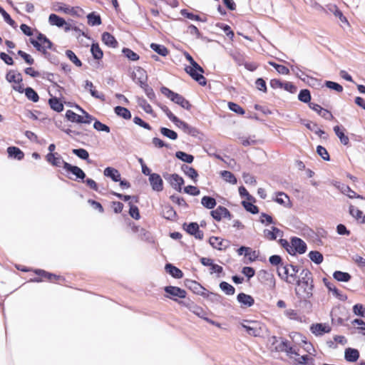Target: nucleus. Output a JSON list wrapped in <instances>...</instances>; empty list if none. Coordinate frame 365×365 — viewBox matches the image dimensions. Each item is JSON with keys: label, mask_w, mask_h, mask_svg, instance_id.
<instances>
[{"label": "nucleus", "mask_w": 365, "mask_h": 365, "mask_svg": "<svg viewBox=\"0 0 365 365\" xmlns=\"http://www.w3.org/2000/svg\"><path fill=\"white\" fill-rule=\"evenodd\" d=\"M296 295L301 300L307 301L312 297L314 288L312 273L307 269H303L300 272V278L295 282Z\"/></svg>", "instance_id": "f257e3e1"}, {"label": "nucleus", "mask_w": 365, "mask_h": 365, "mask_svg": "<svg viewBox=\"0 0 365 365\" xmlns=\"http://www.w3.org/2000/svg\"><path fill=\"white\" fill-rule=\"evenodd\" d=\"M30 42L46 58L51 61V54L46 49H53V43L44 34L38 33L36 39L31 38Z\"/></svg>", "instance_id": "f03ea898"}, {"label": "nucleus", "mask_w": 365, "mask_h": 365, "mask_svg": "<svg viewBox=\"0 0 365 365\" xmlns=\"http://www.w3.org/2000/svg\"><path fill=\"white\" fill-rule=\"evenodd\" d=\"M298 272V266L290 264L281 265V267L277 269L278 276L287 283L292 284H294L299 279L297 276Z\"/></svg>", "instance_id": "7ed1b4c3"}, {"label": "nucleus", "mask_w": 365, "mask_h": 365, "mask_svg": "<svg viewBox=\"0 0 365 365\" xmlns=\"http://www.w3.org/2000/svg\"><path fill=\"white\" fill-rule=\"evenodd\" d=\"M161 93L167 98H170L175 103L180 106L182 108L190 110L191 109V104L182 96L173 92L167 87L163 86L160 88Z\"/></svg>", "instance_id": "20e7f679"}, {"label": "nucleus", "mask_w": 365, "mask_h": 365, "mask_svg": "<svg viewBox=\"0 0 365 365\" xmlns=\"http://www.w3.org/2000/svg\"><path fill=\"white\" fill-rule=\"evenodd\" d=\"M190 64L192 66H187L185 71L200 85L205 86L206 78L202 75L204 73L203 68L195 61Z\"/></svg>", "instance_id": "39448f33"}, {"label": "nucleus", "mask_w": 365, "mask_h": 365, "mask_svg": "<svg viewBox=\"0 0 365 365\" xmlns=\"http://www.w3.org/2000/svg\"><path fill=\"white\" fill-rule=\"evenodd\" d=\"M188 287L195 294L200 295L203 297H209V296H214L215 299L221 298V296L209 292L204 288L200 284L195 281H190L187 284Z\"/></svg>", "instance_id": "423d86ee"}, {"label": "nucleus", "mask_w": 365, "mask_h": 365, "mask_svg": "<svg viewBox=\"0 0 365 365\" xmlns=\"http://www.w3.org/2000/svg\"><path fill=\"white\" fill-rule=\"evenodd\" d=\"M247 324L242 323V327L245 329L247 333L253 336H259L262 334L260 323L257 321H246Z\"/></svg>", "instance_id": "0eeeda50"}, {"label": "nucleus", "mask_w": 365, "mask_h": 365, "mask_svg": "<svg viewBox=\"0 0 365 365\" xmlns=\"http://www.w3.org/2000/svg\"><path fill=\"white\" fill-rule=\"evenodd\" d=\"M164 290L168 294L166 297L174 301H178L177 297L180 299H185L186 297V291L178 287L167 286L165 287Z\"/></svg>", "instance_id": "6e6552de"}, {"label": "nucleus", "mask_w": 365, "mask_h": 365, "mask_svg": "<svg viewBox=\"0 0 365 365\" xmlns=\"http://www.w3.org/2000/svg\"><path fill=\"white\" fill-rule=\"evenodd\" d=\"M290 255H294L296 253L304 254L307 250L306 243L300 238L294 237L291 240Z\"/></svg>", "instance_id": "1a4fd4ad"}, {"label": "nucleus", "mask_w": 365, "mask_h": 365, "mask_svg": "<svg viewBox=\"0 0 365 365\" xmlns=\"http://www.w3.org/2000/svg\"><path fill=\"white\" fill-rule=\"evenodd\" d=\"M165 179L168 180L173 188L178 192H181L182 186L184 185V180L178 174H166L163 175Z\"/></svg>", "instance_id": "9d476101"}, {"label": "nucleus", "mask_w": 365, "mask_h": 365, "mask_svg": "<svg viewBox=\"0 0 365 365\" xmlns=\"http://www.w3.org/2000/svg\"><path fill=\"white\" fill-rule=\"evenodd\" d=\"M178 303L187 307L191 312L198 316L200 318H204V315H205V312L203 309L197 304H195L190 299L184 300V301H178Z\"/></svg>", "instance_id": "9b49d317"}, {"label": "nucleus", "mask_w": 365, "mask_h": 365, "mask_svg": "<svg viewBox=\"0 0 365 365\" xmlns=\"http://www.w3.org/2000/svg\"><path fill=\"white\" fill-rule=\"evenodd\" d=\"M133 80L140 87L147 83L148 75L146 71L141 67H137L133 73Z\"/></svg>", "instance_id": "f8f14e48"}, {"label": "nucleus", "mask_w": 365, "mask_h": 365, "mask_svg": "<svg viewBox=\"0 0 365 365\" xmlns=\"http://www.w3.org/2000/svg\"><path fill=\"white\" fill-rule=\"evenodd\" d=\"M212 217L216 221H220L222 218H232V215L229 210L223 206H218L215 210H213L210 212Z\"/></svg>", "instance_id": "ddd939ff"}, {"label": "nucleus", "mask_w": 365, "mask_h": 365, "mask_svg": "<svg viewBox=\"0 0 365 365\" xmlns=\"http://www.w3.org/2000/svg\"><path fill=\"white\" fill-rule=\"evenodd\" d=\"M149 182L152 189L156 192H161L163 190V180L158 173L150 175Z\"/></svg>", "instance_id": "4468645a"}, {"label": "nucleus", "mask_w": 365, "mask_h": 365, "mask_svg": "<svg viewBox=\"0 0 365 365\" xmlns=\"http://www.w3.org/2000/svg\"><path fill=\"white\" fill-rule=\"evenodd\" d=\"M237 300L240 304L241 308H248L255 304L254 298L249 294L241 292L237 296Z\"/></svg>", "instance_id": "2eb2a0df"}, {"label": "nucleus", "mask_w": 365, "mask_h": 365, "mask_svg": "<svg viewBox=\"0 0 365 365\" xmlns=\"http://www.w3.org/2000/svg\"><path fill=\"white\" fill-rule=\"evenodd\" d=\"M64 170L66 172L71 173L73 175H74L76 176V180L80 179L81 180H83V179L86 178V174L82 169H81L78 166L72 165L68 163H65Z\"/></svg>", "instance_id": "dca6fc26"}, {"label": "nucleus", "mask_w": 365, "mask_h": 365, "mask_svg": "<svg viewBox=\"0 0 365 365\" xmlns=\"http://www.w3.org/2000/svg\"><path fill=\"white\" fill-rule=\"evenodd\" d=\"M46 159L48 163L55 167L63 166L64 168V164L66 163L58 153H48L46 156Z\"/></svg>", "instance_id": "f3484780"}, {"label": "nucleus", "mask_w": 365, "mask_h": 365, "mask_svg": "<svg viewBox=\"0 0 365 365\" xmlns=\"http://www.w3.org/2000/svg\"><path fill=\"white\" fill-rule=\"evenodd\" d=\"M310 330L316 336H322L330 332L331 328L326 324H314L310 327Z\"/></svg>", "instance_id": "a211bd4d"}, {"label": "nucleus", "mask_w": 365, "mask_h": 365, "mask_svg": "<svg viewBox=\"0 0 365 365\" xmlns=\"http://www.w3.org/2000/svg\"><path fill=\"white\" fill-rule=\"evenodd\" d=\"M84 88L86 90H88L91 95L97 99L101 100V101H104L106 100L105 95L103 93L98 92L96 90L95 86L93 83L88 80L85 81Z\"/></svg>", "instance_id": "6ab92c4d"}, {"label": "nucleus", "mask_w": 365, "mask_h": 365, "mask_svg": "<svg viewBox=\"0 0 365 365\" xmlns=\"http://www.w3.org/2000/svg\"><path fill=\"white\" fill-rule=\"evenodd\" d=\"M277 351H286L287 354H295L299 356L297 352L293 349V347L289 345V342L287 339L281 338L280 343L274 347Z\"/></svg>", "instance_id": "aec40b11"}, {"label": "nucleus", "mask_w": 365, "mask_h": 365, "mask_svg": "<svg viewBox=\"0 0 365 365\" xmlns=\"http://www.w3.org/2000/svg\"><path fill=\"white\" fill-rule=\"evenodd\" d=\"M9 158L21 160L24 158V152L18 147L10 146L7 148Z\"/></svg>", "instance_id": "412c9836"}, {"label": "nucleus", "mask_w": 365, "mask_h": 365, "mask_svg": "<svg viewBox=\"0 0 365 365\" xmlns=\"http://www.w3.org/2000/svg\"><path fill=\"white\" fill-rule=\"evenodd\" d=\"M359 358V351L354 348H347L345 349L344 359L349 362H355Z\"/></svg>", "instance_id": "4be33fe9"}, {"label": "nucleus", "mask_w": 365, "mask_h": 365, "mask_svg": "<svg viewBox=\"0 0 365 365\" xmlns=\"http://www.w3.org/2000/svg\"><path fill=\"white\" fill-rule=\"evenodd\" d=\"M181 170L185 173L186 176L191 178L194 182H197L198 173L197 170L187 165L183 164L181 166Z\"/></svg>", "instance_id": "5701e85b"}, {"label": "nucleus", "mask_w": 365, "mask_h": 365, "mask_svg": "<svg viewBox=\"0 0 365 365\" xmlns=\"http://www.w3.org/2000/svg\"><path fill=\"white\" fill-rule=\"evenodd\" d=\"M103 174L106 177L111 178L114 182L120 181V173L114 168H106L103 171Z\"/></svg>", "instance_id": "b1692460"}, {"label": "nucleus", "mask_w": 365, "mask_h": 365, "mask_svg": "<svg viewBox=\"0 0 365 365\" xmlns=\"http://www.w3.org/2000/svg\"><path fill=\"white\" fill-rule=\"evenodd\" d=\"M276 194L277 197L274 200L276 202L287 207H290L292 206L289 197L286 193L283 192H278Z\"/></svg>", "instance_id": "393cba45"}, {"label": "nucleus", "mask_w": 365, "mask_h": 365, "mask_svg": "<svg viewBox=\"0 0 365 365\" xmlns=\"http://www.w3.org/2000/svg\"><path fill=\"white\" fill-rule=\"evenodd\" d=\"M102 41L106 45L111 48H116L118 45V43L115 37L108 32L103 33Z\"/></svg>", "instance_id": "a878e982"}, {"label": "nucleus", "mask_w": 365, "mask_h": 365, "mask_svg": "<svg viewBox=\"0 0 365 365\" xmlns=\"http://www.w3.org/2000/svg\"><path fill=\"white\" fill-rule=\"evenodd\" d=\"M339 189L340 190V191L346 195V196H348L349 198H359V199H362V196L359 195H357L353 190H351V188L347 185H345V184H341V185H339Z\"/></svg>", "instance_id": "bb28decb"}, {"label": "nucleus", "mask_w": 365, "mask_h": 365, "mask_svg": "<svg viewBox=\"0 0 365 365\" xmlns=\"http://www.w3.org/2000/svg\"><path fill=\"white\" fill-rule=\"evenodd\" d=\"M165 269L168 273L175 279H181L183 277L182 272L171 264H167Z\"/></svg>", "instance_id": "cd10ccee"}, {"label": "nucleus", "mask_w": 365, "mask_h": 365, "mask_svg": "<svg viewBox=\"0 0 365 365\" xmlns=\"http://www.w3.org/2000/svg\"><path fill=\"white\" fill-rule=\"evenodd\" d=\"M333 129L336 135L339 138L340 142L344 145H348L349 143V139L348 136L344 134L345 129L342 128L341 130V127L339 125L334 126Z\"/></svg>", "instance_id": "c85d7f7f"}, {"label": "nucleus", "mask_w": 365, "mask_h": 365, "mask_svg": "<svg viewBox=\"0 0 365 365\" xmlns=\"http://www.w3.org/2000/svg\"><path fill=\"white\" fill-rule=\"evenodd\" d=\"M6 79L9 83H21L23 79L21 74L15 71H9L6 75Z\"/></svg>", "instance_id": "c756f323"}, {"label": "nucleus", "mask_w": 365, "mask_h": 365, "mask_svg": "<svg viewBox=\"0 0 365 365\" xmlns=\"http://www.w3.org/2000/svg\"><path fill=\"white\" fill-rule=\"evenodd\" d=\"M48 23L51 26H56L61 28L63 27L64 24H66V21L58 15L51 14L48 17Z\"/></svg>", "instance_id": "7c9ffc66"}, {"label": "nucleus", "mask_w": 365, "mask_h": 365, "mask_svg": "<svg viewBox=\"0 0 365 365\" xmlns=\"http://www.w3.org/2000/svg\"><path fill=\"white\" fill-rule=\"evenodd\" d=\"M48 104L51 108L56 112H61L63 110V104L56 97H52L49 98Z\"/></svg>", "instance_id": "2f4dec72"}, {"label": "nucleus", "mask_w": 365, "mask_h": 365, "mask_svg": "<svg viewBox=\"0 0 365 365\" xmlns=\"http://www.w3.org/2000/svg\"><path fill=\"white\" fill-rule=\"evenodd\" d=\"M114 111L117 115L123 118V119L129 120L131 118L130 111L125 107L118 106L115 107Z\"/></svg>", "instance_id": "473e14b6"}, {"label": "nucleus", "mask_w": 365, "mask_h": 365, "mask_svg": "<svg viewBox=\"0 0 365 365\" xmlns=\"http://www.w3.org/2000/svg\"><path fill=\"white\" fill-rule=\"evenodd\" d=\"M137 103L138 106L147 113L154 115L153 110L151 106L147 102V101L143 97L137 98Z\"/></svg>", "instance_id": "72a5a7b5"}, {"label": "nucleus", "mask_w": 365, "mask_h": 365, "mask_svg": "<svg viewBox=\"0 0 365 365\" xmlns=\"http://www.w3.org/2000/svg\"><path fill=\"white\" fill-rule=\"evenodd\" d=\"M35 272L38 276H41L50 282H54L55 280L60 279L61 278V276L56 275L43 269H36Z\"/></svg>", "instance_id": "f704fd0d"}, {"label": "nucleus", "mask_w": 365, "mask_h": 365, "mask_svg": "<svg viewBox=\"0 0 365 365\" xmlns=\"http://www.w3.org/2000/svg\"><path fill=\"white\" fill-rule=\"evenodd\" d=\"M230 56L238 66H242L245 64V56L244 53H242L238 51H234L230 52Z\"/></svg>", "instance_id": "c9c22d12"}, {"label": "nucleus", "mask_w": 365, "mask_h": 365, "mask_svg": "<svg viewBox=\"0 0 365 365\" xmlns=\"http://www.w3.org/2000/svg\"><path fill=\"white\" fill-rule=\"evenodd\" d=\"M282 231L276 227H272V230H267V229L264 230V236L269 240H276L277 235L282 234Z\"/></svg>", "instance_id": "e433bc0d"}, {"label": "nucleus", "mask_w": 365, "mask_h": 365, "mask_svg": "<svg viewBox=\"0 0 365 365\" xmlns=\"http://www.w3.org/2000/svg\"><path fill=\"white\" fill-rule=\"evenodd\" d=\"M333 277L339 282H347L351 279V276L348 272L335 271L333 273Z\"/></svg>", "instance_id": "4c0bfd02"}, {"label": "nucleus", "mask_w": 365, "mask_h": 365, "mask_svg": "<svg viewBox=\"0 0 365 365\" xmlns=\"http://www.w3.org/2000/svg\"><path fill=\"white\" fill-rule=\"evenodd\" d=\"M163 215L165 219L173 220L177 215L174 209L170 205H165L163 209Z\"/></svg>", "instance_id": "58836bf2"}, {"label": "nucleus", "mask_w": 365, "mask_h": 365, "mask_svg": "<svg viewBox=\"0 0 365 365\" xmlns=\"http://www.w3.org/2000/svg\"><path fill=\"white\" fill-rule=\"evenodd\" d=\"M180 14L182 16H183L185 18H187L190 20L197 21H202V22H206L207 18H201L200 16L194 14L191 12H189L187 9H181Z\"/></svg>", "instance_id": "ea45409f"}, {"label": "nucleus", "mask_w": 365, "mask_h": 365, "mask_svg": "<svg viewBox=\"0 0 365 365\" xmlns=\"http://www.w3.org/2000/svg\"><path fill=\"white\" fill-rule=\"evenodd\" d=\"M220 175L225 181L230 184L235 185L237 182L236 177L230 171L223 170L220 173Z\"/></svg>", "instance_id": "a19ab883"}, {"label": "nucleus", "mask_w": 365, "mask_h": 365, "mask_svg": "<svg viewBox=\"0 0 365 365\" xmlns=\"http://www.w3.org/2000/svg\"><path fill=\"white\" fill-rule=\"evenodd\" d=\"M66 118L73 123H81L83 121L82 116L76 113L71 110H68L66 113Z\"/></svg>", "instance_id": "79ce46f5"}, {"label": "nucleus", "mask_w": 365, "mask_h": 365, "mask_svg": "<svg viewBox=\"0 0 365 365\" xmlns=\"http://www.w3.org/2000/svg\"><path fill=\"white\" fill-rule=\"evenodd\" d=\"M150 48L157 53L162 56H166L168 54V48L160 44L153 43L150 44Z\"/></svg>", "instance_id": "37998d69"}, {"label": "nucleus", "mask_w": 365, "mask_h": 365, "mask_svg": "<svg viewBox=\"0 0 365 365\" xmlns=\"http://www.w3.org/2000/svg\"><path fill=\"white\" fill-rule=\"evenodd\" d=\"M201 204L207 209H212L216 206V200L210 196H204L201 199Z\"/></svg>", "instance_id": "c03bdc74"}, {"label": "nucleus", "mask_w": 365, "mask_h": 365, "mask_svg": "<svg viewBox=\"0 0 365 365\" xmlns=\"http://www.w3.org/2000/svg\"><path fill=\"white\" fill-rule=\"evenodd\" d=\"M91 53L96 60H100L103 56V53L98 43H93L91 48Z\"/></svg>", "instance_id": "a18cd8bd"}, {"label": "nucleus", "mask_w": 365, "mask_h": 365, "mask_svg": "<svg viewBox=\"0 0 365 365\" xmlns=\"http://www.w3.org/2000/svg\"><path fill=\"white\" fill-rule=\"evenodd\" d=\"M175 156L177 158L181 160L182 161L187 163H191L194 160V156L187 154L182 151H178L175 153Z\"/></svg>", "instance_id": "49530a36"}, {"label": "nucleus", "mask_w": 365, "mask_h": 365, "mask_svg": "<svg viewBox=\"0 0 365 365\" xmlns=\"http://www.w3.org/2000/svg\"><path fill=\"white\" fill-rule=\"evenodd\" d=\"M25 95L29 100L34 103L38 102L39 100L38 93L31 87L25 88Z\"/></svg>", "instance_id": "de8ad7c7"}, {"label": "nucleus", "mask_w": 365, "mask_h": 365, "mask_svg": "<svg viewBox=\"0 0 365 365\" xmlns=\"http://www.w3.org/2000/svg\"><path fill=\"white\" fill-rule=\"evenodd\" d=\"M224 240L218 237L212 236L209 239L210 245L215 249L222 250Z\"/></svg>", "instance_id": "09e8293b"}, {"label": "nucleus", "mask_w": 365, "mask_h": 365, "mask_svg": "<svg viewBox=\"0 0 365 365\" xmlns=\"http://www.w3.org/2000/svg\"><path fill=\"white\" fill-rule=\"evenodd\" d=\"M143 89L145 95L153 103H155L156 101V96L155 93L153 91V89L148 86V83L145 84L144 86L140 87Z\"/></svg>", "instance_id": "8fccbe9b"}, {"label": "nucleus", "mask_w": 365, "mask_h": 365, "mask_svg": "<svg viewBox=\"0 0 365 365\" xmlns=\"http://www.w3.org/2000/svg\"><path fill=\"white\" fill-rule=\"evenodd\" d=\"M310 259L317 264H319L323 262V255L318 251H311L309 253Z\"/></svg>", "instance_id": "3c124183"}, {"label": "nucleus", "mask_w": 365, "mask_h": 365, "mask_svg": "<svg viewBox=\"0 0 365 365\" xmlns=\"http://www.w3.org/2000/svg\"><path fill=\"white\" fill-rule=\"evenodd\" d=\"M220 288L227 295H233L235 292L234 287L226 282H220Z\"/></svg>", "instance_id": "603ef678"}, {"label": "nucleus", "mask_w": 365, "mask_h": 365, "mask_svg": "<svg viewBox=\"0 0 365 365\" xmlns=\"http://www.w3.org/2000/svg\"><path fill=\"white\" fill-rule=\"evenodd\" d=\"M88 23L91 26H98L101 24V19L99 15L91 13L87 16Z\"/></svg>", "instance_id": "864d4df0"}, {"label": "nucleus", "mask_w": 365, "mask_h": 365, "mask_svg": "<svg viewBox=\"0 0 365 365\" xmlns=\"http://www.w3.org/2000/svg\"><path fill=\"white\" fill-rule=\"evenodd\" d=\"M298 99L303 103H310V91L308 89L301 90L298 95Z\"/></svg>", "instance_id": "5fc2aeb1"}, {"label": "nucleus", "mask_w": 365, "mask_h": 365, "mask_svg": "<svg viewBox=\"0 0 365 365\" xmlns=\"http://www.w3.org/2000/svg\"><path fill=\"white\" fill-rule=\"evenodd\" d=\"M122 52L130 61H135L139 59L138 54L128 48H123Z\"/></svg>", "instance_id": "6e6d98bb"}, {"label": "nucleus", "mask_w": 365, "mask_h": 365, "mask_svg": "<svg viewBox=\"0 0 365 365\" xmlns=\"http://www.w3.org/2000/svg\"><path fill=\"white\" fill-rule=\"evenodd\" d=\"M66 56L67 58L72 61L76 66L81 67L82 66L81 61L78 59L76 55L71 50L66 51Z\"/></svg>", "instance_id": "4d7b16f0"}, {"label": "nucleus", "mask_w": 365, "mask_h": 365, "mask_svg": "<svg viewBox=\"0 0 365 365\" xmlns=\"http://www.w3.org/2000/svg\"><path fill=\"white\" fill-rule=\"evenodd\" d=\"M160 133L162 135L171 140H176L178 138V133L169 128L163 127L160 128Z\"/></svg>", "instance_id": "13d9d810"}, {"label": "nucleus", "mask_w": 365, "mask_h": 365, "mask_svg": "<svg viewBox=\"0 0 365 365\" xmlns=\"http://www.w3.org/2000/svg\"><path fill=\"white\" fill-rule=\"evenodd\" d=\"M269 65L273 66L277 70V71L280 74L287 75L289 73V68L285 66L279 65L272 61H269Z\"/></svg>", "instance_id": "bf43d9fd"}, {"label": "nucleus", "mask_w": 365, "mask_h": 365, "mask_svg": "<svg viewBox=\"0 0 365 365\" xmlns=\"http://www.w3.org/2000/svg\"><path fill=\"white\" fill-rule=\"evenodd\" d=\"M72 153L82 160H88V152L83 148L73 149Z\"/></svg>", "instance_id": "052dcab7"}, {"label": "nucleus", "mask_w": 365, "mask_h": 365, "mask_svg": "<svg viewBox=\"0 0 365 365\" xmlns=\"http://www.w3.org/2000/svg\"><path fill=\"white\" fill-rule=\"evenodd\" d=\"M269 262L271 264L274 266H277V269L281 267V265H285L284 262H282V257L279 255H272L269 259Z\"/></svg>", "instance_id": "680f3d73"}, {"label": "nucleus", "mask_w": 365, "mask_h": 365, "mask_svg": "<svg viewBox=\"0 0 365 365\" xmlns=\"http://www.w3.org/2000/svg\"><path fill=\"white\" fill-rule=\"evenodd\" d=\"M242 205L247 211L252 214H257L259 212L258 207L251 202L243 201Z\"/></svg>", "instance_id": "e2e57ef3"}, {"label": "nucleus", "mask_w": 365, "mask_h": 365, "mask_svg": "<svg viewBox=\"0 0 365 365\" xmlns=\"http://www.w3.org/2000/svg\"><path fill=\"white\" fill-rule=\"evenodd\" d=\"M130 209H129V215L134 218L135 220H139L140 217L138 207L134 205L131 202L129 203Z\"/></svg>", "instance_id": "0e129e2a"}, {"label": "nucleus", "mask_w": 365, "mask_h": 365, "mask_svg": "<svg viewBox=\"0 0 365 365\" xmlns=\"http://www.w3.org/2000/svg\"><path fill=\"white\" fill-rule=\"evenodd\" d=\"M228 108L232 111L235 112L237 114L239 115H243L245 113L244 109L238 104L233 103V102H229L228 103Z\"/></svg>", "instance_id": "69168bd1"}, {"label": "nucleus", "mask_w": 365, "mask_h": 365, "mask_svg": "<svg viewBox=\"0 0 365 365\" xmlns=\"http://www.w3.org/2000/svg\"><path fill=\"white\" fill-rule=\"evenodd\" d=\"M317 152L318 153V155L324 160L326 161H328L330 160V158H329V155L327 150V149L322 146V145H318L317 147Z\"/></svg>", "instance_id": "338daca9"}, {"label": "nucleus", "mask_w": 365, "mask_h": 365, "mask_svg": "<svg viewBox=\"0 0 365 365\" xmlns=\"http://www.w3.org/2000/svg\"><path fill=\"white\" fill-rule=\"evenodd\" d=\"M353 311L356 315L365 317V307L362 304H355L353 307Z\"/></svg>", "instance_id": "774afa93"}]
</instances>
